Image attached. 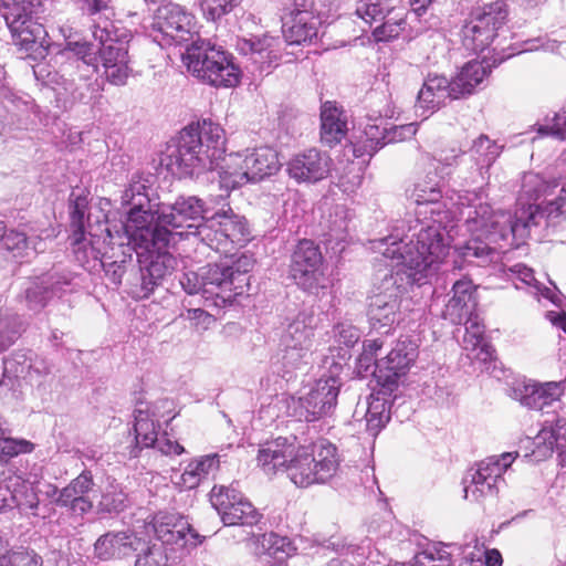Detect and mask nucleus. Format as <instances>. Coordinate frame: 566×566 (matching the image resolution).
Wrapping results in <instances>:
<instances>
[{"mask_svg": "<svg viewBox=\"0 0 566 566\" xmlns=\"http://www.w3.org/2000/svg\"><path fill=\"white\" fill-rule=\"evenodd\" d=\"M417 205L415 219L387 237L371 241V249L403 266L408 283L423 285L431 282L450 252V238L446 230L452 212L441 201L442 191L437 174L419 178L407 191Z\"/></svg>", "mask_w": 566, "mask_h": 566, "instance_id": "1", "label": "nucleus"}, {"mask_svg": "<svg viewBox=\"0 0 566 566\" xmlns=\"http://www.w3.org/2000/svg\"><path fill=\"white\" fill-rule=\"evenodd\" d=\"M226 132L209 118L189 124L175 144L167 147L160 163L174 176L187 178L218 169L219 184L227 192L250 181H260L281 167L271 147L247 149L226 157Z\"/></svg>", "mask_w": 566, "mask_h": 566, "instance_id": "2", "label": "nucleus"}, {"mask_svg": "<svg viewBox=\"0 0 566 566\" xmlns=\"http://www.w3.org/2000/svg\"><path fill=\"white\" fill-rule=\"evenodd\" d=\"M153 195L148 180L137 178L122 196V203L129 207L126 231L137 247L169 249L190 235L198 238V228L213 210L197 196H179L174 203L167 205Z\"/></svg>", "mask_w": 566, "mask_h": 566, "instance_id": "3", "label": "nucleus"}, {"mask_svg": "<svg viewBox=\"0 0 566 566\" xmlns=\"http://www.w3.org/2000/svg\"><path fill=\"white\" fill-rule=\"evenodd\" d=\"M82 11L90 19V30L98 45L84 41H67L64 52L75 57L77 78L86 91L98 92L99 67L105 80L116 86L125 85L132 74L128 53L129 31L114 19V10L105 0H82Z\"/></svg>", "mask_w": 566, "mask_h": 566, "instance_id": "4", "label": "nucleus"}, {"mask_svg": "<svg viewBox=\"0 0 566 566\" xmlns=\"http://www.w3.org/2000/svg\"><path fill=\"white\" fill-rule=\"evenodd\" d=\"M557 188L558 180L555 178H546L544 175L533 171L525 172L517 198L522 207L515 211L514 216L507 211H497L491 227H503L499 232L490 230L493 238L525 239L528 228L535 224V212L538 208L536 202L542 199L548 202V197L554 196Z\"/></svg>", "mask_w": 566, "mask_h": 566, "instance_id": "5", "label": "nucleus"}, {"mask_svg": "<svg viewBox=\"0 0 566 566\" xmlns=\"http://www.w3.org/2000/svg\"><path fill=\"white\" fill-rule=\"evenodd\" d=\"M182 62L192 76L208 85L234 87L240 82V70L233 56L209 40L192 41L182 54Z\"/></svg>", "mask_w": 566, "mask_h": 566, "instance_id": "6", "label": "nucleus"}, {"mask_svg": "<svg viewBox=\"0 0 566 566\" xmlns=\"http://www.w3.org/2000/svg\"><path fill=\"white\" fill-rule=\"evenodd\" d=\"M254 266L251 255L241 254L231 262L208 264L202 268L206 301L217 307L231 304L237 296L249 291L250 272Z\"/></svg>", "mask_w": 566, "mask_h": 566, "instance_id": "7", "label": "nucleus"}, {"mask_svg": "<svg viewBox=\"0 0 566 566\" xmlns=\"http://www.w3.org/2000/svg\"><path fill=\"white\" fill-rule=\"evenodd\" d=\"M336 447L319 439L310 447L297 444L292 463L287 467L291 481L300 488L323 484L332 479L338 469Z\"/></svg>", "mask_w": 566, "mask_h": 566, "instance_id": "8", "label": "nucleus"}, {"mask_svg": "<svg viewBox=\"0 0 566 566\" xmlns=\"http://www.w3.org/2000/svg\"><path fill=\"white\" fill-rule=\"evenodd\" d=\"M315 328L316 318L313 314L301 312L295 316L282 335L281 352L271 359L274 374L284 378L308 363Z\"/></svg>", "mask_w": 566, "mask_h": 566, "instance_id": "9", "label": "nucleus"}, {"mask_svg": "<svg viewBox=\"0 0 566 566\" xmlns=\"http://www.w3.org/2000/svg\"><path fill=\"white\" fill-rule=\"evenodd\" d=\"M481 193H473V199L469 198L471 193L467 192L465 196H459V205L469 209L467 213V226L468 229L473 233V238L469 240L462 250L464 258H478L483 259L489 256L494 248H491V243L502 248L501 242H507L509 244H518L522 239L507 238H493L491 231H500L503 226L496 228L491 227L497 212H494L491 207L481 201Z\"/></svg>", "mask_w": 566, "mask_h": 566, "instance_id": "10", "label": "nucleus"}, {"mask_svg": "<svg viewBox=\"0 0 566 566\" xmlns=\"http://www.w3.org/2000/svg\"><path fill=\"white\" fill-rule=\"evenodd\" d=\"M197 235L211 250L226 254L235 247H243L250 240L245 218L235 213L229 205L227 209L222 207L214 211L198 228Z\"/></svg>", "mask_w": 566, "mask_h": 566, "instance_id": "11", "label": "nucleus"}, {"mask_svg": "<svg viewBox=\"0 0 566 566\" xmlns=\"http://www.w3.org/2000/svg\"><path fill=\"white\" fill-rule=\"evenodd\" d=\"M507 17L509 8L502 0L472 9L462 28V43L465 49L474 53L489 49L505 27Z\"/></svg>", "mask_w": 566, "mask_h": 566, "instance_id": "12", "label": "nucleus"}, {"mask_svg": "<svg viewBox=\"0 0 566 566\" xmlns=\"http://www.w3.org/2000/svg\"><path fill=\"white\" fill-rule=\"evenodd\" d=\"M41 11V0H0V12L20 49L31 50L46 34L38 21Z\"/></svg>", "mask_w": 566, "mask_h": 566, "instance_id": "13", "label": "nucleus"}, {"mask_svg": "<svg viewBox=\"0 0 566 566\" xmlns=\"http://www.w3.org/2000/svg\"><path fill=\"white\" fill-rule=\"evenodd\" d=\"M517 455V452L492 455L471 468L463 479L464 499L470 502L482 503L486 499L495 497L500 484L504 481L503 474Z\"/></svg>", "mask_w": 566, "mask_h": 566, "instance_id": "14", "label": "nucleus"}, {"mask_svg": "<svg viewBox=\"0 0 566 566\" xmlns=\"http://www.w3.org/2000/svg\"><path fill=\"white\" fill-rule=\"evenodd\" d=\"M289 274L298 287L311 294H318L329 285L321 250L311 240H301L293 250Z\"/></svg>", "mask_w": 566, "mask_h": 566, "instance_id": "15", "label": "nucleus"}, {"mask_svg": "<svg viewBox=\"0 0 566 566\" xmlns=\"http://www.w3.org/2000/svg\"><path fill=\"white\" fill-rule=\"evenodd\" d=\"M340 381L329 376L319 378L293 402V416L298 420L314 422L329 417L336 408Z\"/></svg>", "mask_w": 566, "mask_h": 566, "instance_id": "16", "label": "nucleus"}, {"mask_svg": "<svg viewBox=\"0 0 566 566\" xmlns=\"http://www.w3.org/2000/svg\"><path fill=\"white\" fill-rule=\"evenodd\" d=\"M195 17L177 3H167L157 10L151 36L161 48L181 45L192 39Z\"/></svg>", "mask_w": 566, "mask_h": 566, "instance_id": "17", "label": "nucleus"}, {"mask_svg": "<svg viewBox=\"0 0 566 566\" xmlns=\"http://www.w3.org/2000/svg\"><path fill=\"white\" fill-rule=\"evenodd\" d=\"M235 46L251 63L252 72L268 75L280 65L286 44L280 35L265 32L239 38Z\"/></svg>", "mask_w": 566, "mask_h": 566, "instance_id": "18", "label": "nucleus"}, {"mask_svg": "<svg viewBox=\"0 0 566 566\" xmlns=\"http://www.w3.org/2000/svg\"><path fill=\"white\" fill-rule=\"evenodd\" d=\"M209 496L224 525H254L259 522L256 509L232 484L214 485Z\"/></svg>", "mask_w": 566, "mask_h": 566, "instance_id": "19", "label": "nucleus"}, {"mask_svg": "<svg viewBox=\"0 0 566 566\" xmlns=\"http://www.w3.org/2000/svg\"><path fill=\"white\" fill-rule=\"evenodd\" d=\"M88 228L87 232L70 235L71 247L81 266L88 271H96L108 242L115 240V229L111 228L106 221L98 222L95 228L90 224Z\"/></svg>", "mask_w": 566, "mask_h": 566, "instance_id": "20", "label": "nucleus"}, {"mask_svg": "<svg viewBox=\"0 0 566 566\" xmlns=\"http://www.w3.org/2000/svg\"><path fill=\"white\" fill-rule=\"evenodd\" d=\"M172 402L161 399L154 403H139L135 411L134 432L136 447L139 449L155 447L158 441L160 420H171L175 415H169Z\"/></svg>", "mask_w": 566, "mask_h": 566, "instance_id": "21", "label": "nucleus"}, {"mask_svg": "<svg viewBox=\"0 0 566 566\" xmlns=\"http://www.w3.org/2000/svg\"><path fill=\"white\" fill-rule=\"evenodd\" d=\"M565 380L539 382L535 380L516 381L510 396L522 406L532 410H544L546 407L559 405L565 394Z\"/></svg>", "mask_w": 566, "mask_h": 566, "instance_id": "22", "label": "nucleus"}, {"mask_svg": "<svg viewBox=\"0 0 566 566\" xmlns=\"http://www.w3.org/2000/svg\"><path fill=\"white\" fill-rule=\"evenodd\" d=\"M503 151V145H499L495 140H492L488 135L481 134L476 137L468 151L471 160L474 164V169L470 172V176L465 178L470 185H476L478 191H469V193H481V199L484 196L483 185H486L490 180V168L500 157ZM467 191L462 195L465 196ZM473 199V196H469Z\"/></svg>", "mask_w": 566, "mask_h": 566, "instance_id": "23", "label": "nucleus"}, {"mask_svg": "<svg viewBox=\"0 0 566 566\" xmlns=\"http://www.w3.org/2000/svg\"><path fill=\"white\" fill-rule=\"evenodd\" d=\"M332 165L333 160L326 153L311 148L293 156L286 171L297 184H316L328 177Z\"/></svg>", "mask_w": 566, "mask_h": 566, "instance_id": "24", "label": "nucleus"}, {"mask_svg": "<svg viewBox=\"0 0 566 566\" xmlns=\"http://www.w3.org/2000/svg\"><path fill=\"white\" fill-rule=\"evenodd\" d=\"M123 226L124 223H120L119 226L114 224L115 240L108 242L102 258L98 261V269L102 268L105 272V275L116 286L122 284L123 276L133 262V247L128 245L125 238L118 237V232L123 233Z\"/></svg>", "mask_w": 566, "mask_h": 566, "instance_id": "25", "label": "nucleus"}, {"mask_svg": "<svg viewBox=\"0 0 566 566\" xmlns=\"http://www.w3.org/2000/svg\"><path fill=\"white\" fill-rule=\"evenodd\" d=\"M297 438L279 437L261 444L256 455L258 467L266 474L274 475L281 470L287 472L289 464L296 452Z\"/></svg>", "mask_w": 566, "mask_h": 566, "instance_id": "26", "label": "nucleus"}, {"mask_svg": "<svg viewBox=\"0 0 566 566\" xmlns=\"http://www.w3.org/2000/svg\"><path fill=\"white\" fill-rule=\"evenodd\" d=\"M154 532L157 539L166 545L197 546L201 543L200 535L181 516L158 514L154 518Z\"/></svg>", "mask_w": 566, "mask_h": 566, "instance_id": "27", "label": "nucleus"}, {"mask_svg": "<svg viewBox=\"0 0 566 566\" xmlns=\"http://www.w3.org/2000/svg\"><path fill=\"white\" fill-rule=\"evenodd\" d=\"M321 19L316 14L312 4H295L290 17L283 24V34L285 44H302L312 42L317 36Z\"/></svg>", "mask_w": 566, "mask_h": 566, "instance_id": "28", "label": "nucleus"}, {"mask_svg": "<svg viewBox=\"0 0 566 566\" xmlns=\"http://www.w3.org/2000/svg\"><path fill=\"white\" fill-rule=\"evenodd\" d=\"M94 488L93 474L84 470L76 478L61 489L54 504L69 510L74 515H84L93 509L90 493Z\"/></svg>", "mask_w": 566, "mask_h": 566, "instance_id": "29", "label": "nucleus"}, {"mask_svg": "<svg viewBox=\"0 0 566 566\" xmlns=\"http://www.w3.org/2000/svg\"><path fill=\"white\" fill-rule=\"evenodd\" d=\"M412 360L413 357L407 352L405 343L397 344L384 359L375 365L373 376L377 385L386 392H392Z\"/></svg>", "mask_w": 566, "mask_h": 566, "instance_id": "30", "label": "nucleus"}, {"mask_svg": "<svg viewBox=\"0 0 566 566\" xmlns=\"http://www.w3.org/2000/svg\"><path fill=\"white\" fill-rule=\"evenodd\" d=\"M412 360L413 357L407 352L405 343L397 344L384 359L375 365L373 376L377 385L386 392H392Z\"/></svg>", "mask_w": 566, "mask_h": 566, "instance_id": "31", "label": "nucleus"}, {"mask_svg": "<svg viewBox=\"0 0 566 566\" xmlns=\"http://www.w3.org/2000/svg\"><path fill=\"white\" fill-rule=\"evenodd\" d=\"M453 82L443 75L429 74L418 93L416 109H421V116L426 118L440 108L448 98H460L459 94L453 92Z\"/></svg>", "mask_w": 566, "mask_h": 566, "instance_id": "32", "label": "nucleus"}, {"mask_svg": "<svg viewBox=\"0 0 566 566\" xmlns=\"http://www.w3.org/2000/svg\"><path fill=\"white\" fill-rule=\"evenodd\" d=\"M140 539L130 531L108 532L94 543V555L99 560L120 559L138 549Z\"/></svg>", "mask_w": 566, "mask_h": 566, "instance_id": "33", "label": "nucleus"}, {"mask_svg": "<svg viewBox=\"0 0 566 566\" xmlns=\"http://www.w3.org/2000/svg\"><path fill=\"white\" fill-rule=\"evenodd\" d=\"M475 286L469 279L457 280L452 285L453 295L446 304L443 317L452 324H462L465 316L476 310Z\"/></svg>", "mask_w": 566, "mask_h": 566, "instance_id": "34", "label": "nucleus"}, {"mask_svg": "<svg viewBox=\"0 0 566 566\" xmlns=\"http://www.w3.org/2000/svg\"><path fill=\"white\" fill-rule=\"evenodd\" d=\"M123 233L118 232L119 238H125L128 245H132L138 256H147L148 264L144 266L143 273L149 275L151 280L160 281L171 273L176 265V259L167 252L168 249H157V247L142 248L134 244L127 230V221L122 227Z\"/></svg>", "mask_w": 566, "mask_h": 566, "instance_id": "35", "label": "nucleus"}, {"mask_svg": "<svg viewBox=\"0 0 566 566\" xmlns=\"http://www.w3.org/2000/svg\"><path fill=\"white\" fill-rule=\"evenodd\" d=\"M400 301L396 290L370 297L368 317L373 328L390 327L400 316Z\"/></svg>", "mask_w": 566, "mask_h": 566, "instance_id": "36", "label": "nucleus"}, {"mask_svg": "<svg viewBox=\"0 0 566 566\" xmlns=\"http://www.w3.org/2000/svg\"><path fill=\"white\" fill-rule=\"evenodd\" d=\"M219 455L217 453L206 454L192 459L184 469V472L175 476L174 483L180 490H193L219 469Z\"/></svg>", "mask_w": 566, "mask_h": 566, "instance_id": "37", "label": "nucleus"}, {"mask_svg": "<svg viewBox=\"0 0 566 566\" xmlns=\"http://www.w3.org/2000/svg\"><path fill=\"white\" fill-rule=\"evenodd\" d=\"M72 285V277L67 274H52L35 286L27 291L28 306L32 311L42 310L53 296H61Z\"/></svg>", "mask_w": 566, "mask_h": 566, "instance_id": "38", "label": "nucleus"}, {"mask_svg": "<svg viewBox=\"0 0 566 566\" xmlns=\"http://www.w3.org/2000/svg\"><path fill=\"white\" fill-rule=\"evenodd\" d=\"M347 124L343 111L326 102L321 111V138L328 146L339 143L346 135Z\"/></svg>", "mask_w": 566, "mask_h": 566, "instance_id": "39", "label": "nucleus"}, {"mask_svg": "<svg viewBox=\"0 0 566 566\" xmlns=\"http://www.w3.org/2000/svg\"><path fill=\"white\" fill-rule=\"evenodd\" d=\"M490 72V64H485L484 61H469L452 80L453 92L458 93L459 97L472 94L474 88L484 81Z\"/></svg>", "mask_w": 566, "mask_h": 566, "instance_id": "40", "label": "nucleus"}, {"mask_svg": "<svg viewBox=\"0 0 566 566\" xmlns=\"http://www.w3.org/2000/svg\"><path fill=\"white\" fill-rule=\"evenodd\" d=\"M353 219L354 213L350 209L343 205L335 206L328 219L327 241H335L336 244L346 242L353 229Z\"/></svg>", "mask_w": 566, "mask_h": 566, "instance_id": "41", "label": "nucleus"}, {"mask_svg": "<svg viewBox=\"0 0 566 566\" xmlns=\"http://www.w3.org/2000/svg\"><path fill=\"white\" fill-rule=\"evenodd\" d=\"M2 244L13 258L24 260L39 252L42 240L38 237L28 238L24 232L9 230Z\"/></svg>", "mask_w": 566, "mask_h": 566, "instance_id": "42", "label": "nucleus"}, {"mask_svg": "<svg viewBox=\"0 0 566 566\" xmlns=\"http://www.w3.org/2000/svg\"><path fill=\"white\" fill-rule=\"evenodd\" d=\"M0 566H42V557L24 547L10 549L9 543L0 535Z\"/></svg>", "mask_w": 566, "mask_h": 566, "instance_id": "43", "label": "nucleus"}, {"mask_svg": "<svg viewBox=\"0 0 566 566\" xmlns=\"http://www.w3.org/2000/svg\"><path fill=\"white\" fill-rule=\"evenodd\" d=\"M399 0H367L357 7L356 13L366 23L380 22L395 11L402 9Z\"/></svg>", "mask_w": 566, "mask_h": 566, "instance_id": "44", "label": "nucleus"}, {"mask_svg": "<svg viewBox=\"0 0 566 566\" xmlns=\"http://www.w3.org/2000/svg\"><path fill=\"white\" fill-rule=\"evenodd\" d=\"M380 24L373 30L376 42H390L402 34L407 27V12L405 8L395 11L389 17L380 20Z\"/></svg>", "mask_w": 566, "mask_h": 566, "instance_id": "45", "label": "nucleus"}, {"mask_svg": "<svg viewBox=\"0 0 566 566\" xmlns=\"http://www.w3.org/2000/svg\"><path fill=\"white\" fill-rule=\"evenodd\" d=\"M389 408L385 399L371 398L365 415L366 430L370 436L376 437L389 421Z\"/></svg>", "mask_w": 566, "mask_h": 566, "instance_id": "46", "label": "nucleus"}, {"mask_svg": "<svg viewBox=\"0 0 566 566\" xmlns=\"http://www.w3.org/2000/svg\"><path fill=\"white\" fill-rule=\"evenodd\" d=\"M22 321L15 313L0 312V352L8 349L20 337Z\"/></svg>", "mask_w": 566, "mask_h": 566, "instance_id": "47", "label": "nucleus"}, {"mask_svg": "<svg viewBox=\"0 0 566 566\" xmlns=\"http://www.w3.org/2000/svg\"><path fill=\"white\" fill-rule=\"evenodd\" d=\"M510 272L526 286H528L532 290V293L536 297H544L546 300H549L552 303H557V296L551 289L542 285L535 276L533 269L526 266L525 264L518 263L510 268Z\"/></svg>", "mask_w": 566, "mask_h": 566, "instance_id": "48", "label": "nucleus"}, {"mask_svg": "<svg viewBox=\"0 0 566 566\" xmlns=\"http://www.w3.org/2000/svg\"><path fill=\"white\" fill-rule=\"evenodd\" d=\"M462 324L465 326L463 336L464 349L475 350L484 340V324L475 312L465 316Z\"/></svg>", "mask_w": 566, "mask_h": 566, "instance_id": "49", "label": "nucleus"}, {"mask_svg": "<svg viewBox=\"0 0 566 566\" xmlns=\"http://www.w3.org/2000/svg\"><path fill=\"white\" fill-rule=\"evenodd\" d=\"M552 449L560 439H566V417L555 413L546 419L538 436Z\"/></svg>", "mask_w": 566, "mask_h": 566, "instance_id": "50", "label": "nucleus"}, {"mask_svg": "<svg viewBox=\"0 0 566 566\" xmlns=\"http://www.w3.org/2000/svg\"><path fill=\"white\" fill-rule=\"evenodd\" d=\"M88 209V201L86 197L76 196L70 202V228L71 234L86 232L85 220H90V216H86Z\"/></svg>", "mask_w": 566, "mask_h": 566, "instance_id": "51", "label": "nucleus"}, {"mask_svg": "<svg viewBox=\"0 0 566 566\" xmlns=\"http://www.w3.org/2000/svg\"><path fill=\"white\" fill-rule=\"evenodd\" d=\"M261 545L269 555L276 558H281L280 554L290 556L295 551V547L287 537L275 533L263 534Z\"/></svg>", "mask_w": 566, "mask_h": 566, "instance_id": "52", "label": "nucleus"}, {"mask_svg": "<svg viewBox=\"0 0 566 566\" xmlns=\"http://www.w3.org/2000/svg\"><path fill=\"white\" fill-rule=\"evenodd\" d=\"M241 0H199V7L205 18L209 21H217L231 12Z\"/></svg>", "mask_w": 566, "mask_h": 566, "instance_id": "53", "label": "nucleus"}, {"mask_svg": "<svg viewBox=\"0 0 566 566\" xmlns=\"http://www.w3.org/2000/svg\"><path fill=\"white\" fill-rule=\"evenodd\" d=\"M167 548L163 544L148 545L136 558L135 566H169Z\"/></svg>", "mask_w": 566, "mask_h": 566, "instance_id": "54", "label": "nucleus"}, {"mask_svg": "<svg viewBox=\"0 0 566 566\" xmlns=\"http://www.w3.org/2000/svg\"><path fill=\"white\" fill-rule=\"evenodd\" d=\"M33 443L28 440H17L7 436V430L0 427V457L12 458L20 453H29Z\"/></svg>", "mask_w": 566, "mask_h": 566, "instance_id": "55", "label": "nucleus"}, {"mask_svg": "<svg viewBox=\"0 0 566 566\" xmlns=\"http://www.w3.org/2000/svg\"><path fill=\"white\" fill-rule=\"evenodd\" d=\"M31 482L24 480L20 475H11L7 478L1 484H0V496L2 506H9L8 500L4 494H2V491L9 492L11 496L12 504H15L17 501L21 497V494H23V491L25 489H29V485Z\"/></svg>", "mask_w": 566, "mask_h": 566, "instance_id": "56", "label": "nucleus"}, {"mask_svg": "<svg viewBox=\"0 0 566 566\" xmlns=\"http://www.w3.org/2000/svg\"><path fill=\"white\" fill-rule=\"evenodd\" d=\"M99 506L107 513L123 512L127 506V495L122 490L107 491L102 495Z\"/></svg>", "mask_w": 566, "mask_h": 566, "instance_id": "57", "label": "nucleus"}, {"mask_svg": "<svg viewBox=\"0 0 566 566\" xmlns=\"http://www.w3.org/2000/svg\"><path fill=\"white\" fill-rule=\"evenodd\" d=\"M144 266L139 268L138 282L133 283L129 294L136 300L147 298L159 284L156 280H151L149 275L143 273Z\"/></svg>", "mask_w": 566, "mask_h": 566, "instance_id": "58", "label": "nucleus"}, {"mask_svg": "<svg viewBox=\"0 0 566 566\" xmlns=\"http://www.w3.org/2000/svg\"><path fill=\"white\" fill-rule=\"evenodd\" d=\"M28 357L25 354L17 353L3 359V371L9 377H25Z\"/></svg>", "mask_w": 566, "mask_h": 566, "instance_id": "59", "label": "nucleus"}, {"mask_svg": "<svg viewBox=\"0 0 566 566\" xmlns=\"http://www.w3.org/2000/svg\"><path fill=\"white\" fill-rule=\"evenodd\" d=\"M184 291L190 295L201 294L205 297V286L202 280V268L199 272H186L179 279Z\"/></svg>", "mask_w": 566, "mask_h": 566, "instance_id": "60", "label": "nucleus"}, {"mask_svg": "<svg viewBox=\"0 0 566 566\" xmlns=\"http://www.w3.org/2000/svg\"><path fill=\"white\" fill-rule=\"evenodd\" d=\"M541 135H552L560 140H566V108L562 114H555L552 125H541L538 127Z\"/></svg>", "mask_w": 566, "mask_h": 566, "instance_id": "61", "label": "nucleus"}, {"mask_svg": "<svg viewBox=\"0 0 566 566\" xmlns=\"http://www.w3.org/2000/svg\"><path fill=\"white\" fill-rule=\"evenodd\" d=\"M418 130L417 123H409L400 126H394L390 129H387V140L388 143H397L402 142L408 138H411L416 135Z\"/></svg>", "mask_w": 566, "mask_h": 566, "instance_id": "62", "label": "nucleus"}, {"mask_svg": "<svg viewBox=\"0 0 566 566\" xmlns=\"http://www.w3.org/2000/svg\"><path fill=\"white\" fill-rule=\"evenodd\" d=\"M336 336L339 343L346 347H353L358 342L360 334L358 328L353 325L338 324L336 326Z\"/></svg>", "mask_w": 566, "mask_h": 566, "instance_id": "63", "label": "nucleus"}, {"mask_svg": "<svg viewBox=\"0 0 566 566\" xmlns=\"http://www.w3.org/2000/svg\"><path fill=\"white\" fill-rule=\"evenodd\" d=\"M558 195L548 200L549 213L564 214L566 213V181L558 180Z\"/></svg>", "mask_w": 566, "mask_h": 566, "instance_id": "64", "label": "nucleus"}]
</instances>
